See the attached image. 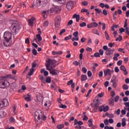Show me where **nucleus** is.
<instances>
[{"label": "nucleus", "mask_w": 129, "mask_h": 129, "mask_svg": "<svg viewBox=\"0 0 129 129\" xmlns=\"http://www.w3.org/2000/svg\"><path fill=\"white\" fill-rule=\"evenodd\" d=\"M121 64H122V60H121L118 61L117 62V64L118 65V66H120Z\"/></svg>", "instance_id": "51"}, {"label": "nucleus", "mask_w": 129, "mask_h": 129, "mask_svg": "<svg viewBox=\"0 0 129 129\" xmlns=\"http://www.w3.org/2000/svg\"><path fill=\"white\" fill-rule=\"evenodd\" d=\"M73 83V80H71L68 82V85H71Z\"/></svg>", "instance_id": "64"}, {"label": "nucleus", "mask_w": 129, "mask_h": 129, "mask_svg": "<svg viewBox=\"0 0 129 129\" xmlns=\"http://www.w3.org/2000/svg\"><path fill=\"white\" fill-rule=\"evenodd\" d=\"M103 111L104 112H106V111H108V106H106L105 107H103Z\"/></svg>", "instance_id": "33"}, {"label": "nucleus", "mask_w": 129, "mask_h": 129, "mask_svg": "<svg viewBox=\"0 0 129 129\" xmlns=\"http://www.w3.org/2000/svg\"><path fill=\"white\" fill-rule=\"evenodd\" d=\"M0 80H1L0 84L2 85V88H6V87L10 86V82L7 81V77L6 76L0 78Z\"/></svg>", "instance_id": "5"}, {"label": "nucleus", "mask_w": 129, "mask_h": 129, "mask_svg": "<svg viewBox=\"0 0 129 129\" xmlns=\"http://www.w3.org/2000/svg\"><path fill=\"white\" fill-rule=\"evenodd\" d=\"M10 29L11 30L13 35H17V34H18L19 32H20V30H21V26L18 22H16L12 24Z\"/></svg>", "instance_id": "3"}, {"label": "nucleus", "mask_w": 129, "mask_h": 129, "mask_svg": "<svg viewBox=\"0 0 129 129\" xmlns=\"http://www.w3.org/2000/svg\"><path fill=\"white\" fill-rule=\"evenodd\" d=\"M65 32H66V30H65V29H62L59 33L60 36H61L62 34H63V33H65Z\"/></svg>", "instance_id": "49"}, {"label": "nucleus", "mask_w": 129, "mask_h": 129, "mask_svg": "<svg viewBox=\"0 0 129 129\" xmlns=\"http://www.w3.org/2000/svg\"><path fill=\"white\" fill-rule=\"evenodd\" d=\"M81 43H84V42H86V38L85 37H83L81 39Z\"/></svg>", "instance_id": "50"}, {"label": "nucleus", "mask_w": 129, "mask_h": 129, "mask_svg": "<svg viewBox=\"0 0 129 129\" xmlns=\"http://www.w3.org/2000/svg\"><path fill=\"white\" fill-rule=\"evenodd\" d=\"M103 50H104L105 51H107L108 50V47H107V46L106 45H104L103 46Z\"/></svg>", "instance_id": "57"}, {"label": "nucleus", "mask_w": 129, "mask_h": 129, "mask_svg": "<svg viewBox=\"0 0 129 129\" xmlns=\"http://www.w3.org/2000/svg\"><path fill=\"white\" fill-rule=\"evenodd\" d=\"M4 108H5L7 106H9V101L7 99H4L2 101H1Z\"/></svg>", "instance_id": "14"}, {"label": "nucleus", "mask_w": 129, "mask_h": 129, "mask_svg": "<svg viewBox=\"0 0 129 129\" xmlns=\"http://www.w3.org/2000/svg\"><path fill=\"white\" fill-rule=\"evenodd\" d=\"M25 100L26 101H31V95L27 94V97L25 98Z\"/></svg>", "instance_id": "28"}, {"label": "nucleus", "mask_w": 129, "mask_h": 129, "mask_svg": "<svg viewBox=\"0 0 129 129\" xmlns=\"http://www.w3.org/2000/svg\"><path fill=\"white\" fill-rule=\"evenodd\" d=\"M52 55H62L63 54V51H54L52 52Z\"/></svg>", "instance_id": "18"}, {"label": "nucleus", "mask_w": 129, "mask_h": 129, "mask_svg": "<svg viewBox=\"0 0 129 129\" xmlns=\"http://www.w3.org/2000/svg\"><path fill=\"white\" fill-rule=\"evenodd\" d=\"M71 38H72V35L71 34L68 36H67L64 38V40L65 41H68L69 40H70V39H71Z\"/></svg>", "instance_id": "29"}, {"label": "nucleus", "mask_w": 129, "mask_h": 129, "mask_svg": "<svg viewBox=\"0 0 129 129\" xmlns=\"http://www.w3.org/2000/svg\"><path fill=\"white\" fill-rule=\"evenodd\" d=\"M105 38L106 40H108V41H109L110 38H109V35H108V33H107V31H105Z\"/></svg>", "instance_id": "27"}, {"label": "nucleus", "mask_w": 129, "mask_h": 129, "mask_svg": "<svg viewBox=\"0 0 129 129\" xmlns=\"http://www.w3.org/2000/svg\"><path fill=\"white\" fill-rule=\"evenodd\" d=\"M94 56L96 57H100V54L98 52H96L94 53Z\"/></svg>", "instance_id": "48"}, {"label": "nucleus", "mask_w": 129, "mask_h": 129, "mask_svg": "<svg viewBox=\"0 0 129 129\" xmlns=\"http://www.w3.org/2000/svg\"><path fill=\"white\" fill-rule=\"evenodd\" d=\"M103 14L104 15V16H107V11L106 10H103Z\"/></svg>", "instance_id": "62"}, {"label": "nucleus", "mask_w": 129, "mask_h": 129, "mask_svg": "<svg viewBox=\"0 0 129 129\" xmlns=\"http://www.w3.org/2000/svg\"><path fill=\"white\" fill-rule=\"evenodd\" d=\"M91 25L92 26V28H96V27H98V24L96 22H92L91 23Z\"/></svg>", "instance_id": "25"}, {"label": "nucleus", "mask_w": 129, "mask_h": 129, "mask_svg": "<svg viewBox=\"0 0 129 129\" xmlns=\"http://www.w3.org/2000/svg\"><path fill=\"white\" fill-rule=\"evenodd\" d=\"M5 107L3 104L2 101H0V109H5Z\"/></svg>", "instance_id": "36"}, {"label": "nucleus", "mask_w": 129, "mask_h": 129, "mask_svg": "<svg viewBox=\"0 0 129 129\" xmlns=\"http://www.w3.org/2000/svg\"><path fill=\"white\" fill-rule=\"evenodd\" d=\"M78 31H76L73 33V36H74V37H78Z\"/></svg>", "instance_id": "55"}, {"label": "nucleus", "mask_w": 129, "mask_h": 129, "mask_svg": "<svg viewBox=\"0 0 129 129\" xmlns=\"http://www.w3.org/2000/svg\"><path fill=\"white\" fill-rule=\"evenodd\" d=\"M36 38H37V40H38V42H41V41H42V37L41 36V34H37Z\"/></svg>", "instance_id": "19"}, {"label": "nucleus", "mask_w": 129, "mask_h": 129, "mask_svg": "<svg viewBox=\"0 0 129 129\" xmlns=\"http://www.w3.org/2000/svg\"><path fill=\"white\" fill-rule=\"evenodd\" d=\"M80 26L82 28H83V27H86V23L83 22L80 24Z\"/></svg>", "instance_id": "39"}, {"label": "nucleus", "mask_w": 129, "mask_h": 129, "mask_svg": "<svg viewBox=\"0 0 129 129\" xmlns=\"http://www.w3.org/2000/svg\"><path fill=\"white\" fill-rule=\"evenodd\" d=\"M35 116H37V119L35 120L36 124H40L41 122H42V120H46L47 117L45 115H42V112L40 111L39 113V111H36L35 112Z\"/></svg>", "instance_id": "4"}, {"label": "nucleus", "mask_w": 129, "mask_h": 129, "mask_svg": "<svg viewBox=\"0 0 129 129\" xmlns=\"http://www.w3.org/2000/svg\"><path fill=\"white\" fill-rule=\"evenodd\" d=\"M108 119H106L104 121V123L105 124V125H108Z\"/></svg>", "instance_id": "58"}, {"label": "nucleus", "mask_w": 129, "mask_h": 129, "mask_svg": "<svg viewBox=\"0 0 129 129\" xmlns=\"http://www.w3.org/2000/svg\"><path fill=\"white\" fill-rule=\"evenodd\" d=\"M55 26L56 28L60 27V23L61 22V16L58 15L55 17L54 20Z\"/></svg>", "instance_id": "7"}, {"label": "nucleus", "mask_w": 129, "mask_h": 129, "mask_svg": "<svg viewBox=\"0 0 129 129\" xmlns=\"http://www.w3.org/2000/svg\"><path fill=\"white\" fill-rule=\"evenodd\" d=\"M99 53L100 54V55H103V53H104V52L103 51V50L102 49H100L99 50Z\"/></svg>", "instance_id": "63"}, {"label": "nucleus", "mask_w": 129, "mask_h": 129, "mask_svg": "<svg viewBox=\"0 0 129 129\" xmlns=\"http://www.w3.org/2000/svg\"><path fill=\"white\" fill-rule=\"evenodd\" d=\"M99 111H100L101 112L102 111H103V106H100L99 107Z\"/></svg>", "instance_id": "60"}, {"label": "nucleus", "mask_w": 129, "mask_h": 129, "mask_svg": "<svg viewBox=\"0 0 129 129\" xmlns=\"http://www.w3.org/2000/svg\"><path fill=\"white\" fill-rule=\"evenodd\" d=\"M35 19L34 17H32L28 20V25L30 27H33V25H34V21H35Z\"/></svg>", "instance_id": "13"}, {"label": "nucleus", "mask_w": 129, "mask_h": 129, "mask_svg": "<svg viewBox=\"0 0 129 129\" xmlns=\"http://www.w3.org/2000/svg\"><path fill=\"white\" fill-rule=\"evenodd\" d=\"M25 43L26 44H30V38H27L25 39Z\"/></svg>", "instance_id": "54"}, {"label": "nucleus", "mask_w": 129, "mask_h": 129, "mask_svg": "<svg viewBox=\"0 0 129 129\" xmlns=\"http://www.w3.org/2000/svg\"><path fill=\"white\" fill-rule=\"evenodd\" d=\"M114 71L116 73H118L119 72V69H118V67H116L114 68Z\"/></svg>", "instance_id": "46"}, {"label": "nucleus", "mask_w": 129, "mask_h": 129, "mask_svg": "<svg viewBox=\"0 0 129 129\" xmlns=\"http://www.w3.org/2000/svg\"><path fill=\"white\" fill-rule=\"evenodd\" d=\"M10 122H15V121H16V119H15V118L11 117L10 118Z\"/></svg>", "instance_id": "41"}, {"label": "nucleus", "mask_w": 129, "mask_h": 129, "mask_svg": "<svg viewBox=\"0 0 129 129\" xmlns=\"http://www.w3.org/2000/svg\"><path fill=\"white\" fill-rule=\"evenodd\" d=\"M123 89H124V90H127V89H128V86L125 84L123 85Z\"/></svg>", "instance_id": "42"}, {"label": "nucleus", "mask_w": 129, "mask_h": 129, "mask_svg": "<svg viewBox=\"0 0 129 129\" xmlns=\"http://www.w3.org/2000/svg\"><path fill=\"white\" fill-rule=\"evenodd\" d=\"M109 104L111 106H112L113 105V104H114V100H113V99L109 100Z\"/></svg>", "instance_id": "34"}, {"label": "nucleus", "mask_w": 129, "mask_h": 129, "mask_svg": "<svg viewBox=\"0 0 129 129\" xmlns=\"http://www.w3.org/2000/svg\"><path fill=\"white\" fill-rule=\"evenodd\" d=\"M82 70L84 73H86V72H87V69L86 68H83Z\"/></svg>", "instance_id": "61"}, {"label": "nucleus", "mask_w": 129, "mask_h": 129, "mask_svg": "<svg viewBox=\"0 0 129 129\" xmlns=\"http://www.w3.org/2000/svg\"><path fill=\"white\" fill-rule=\"evenodd\" d=\"M114 45H115V43H108V46L109 47H110V48H112V47L114 46Z\"/></svg>", "instance_id": "43"}, {"label": "nucleus", "mask_w": 129, "mask_h": 129, "mask_svg": "<svg viewBox=\"0 0 129 129\" xmlns=\"http://www.w3.org/2000/svg\"><path fill=\"white\" fill-rule=\"evenodd\" d=\"M7 112L5 111H0V118H4V117H6L7 116Z\"/></svg>", "instance_id": "16"}, {"label": "nucleus", "mask_w": 129, "mask_h": 129, "mask_svg": "<svg viewBox=\"0 0 129 129\" xmlns=\"http://www.w3.org/2000/svg\"><path fill=\"white\" fill-rule=\"evenodd\" d=\"M75 41H79V37L75 36V37L72 39V42H75Z\"/></svg>", "instance_id": "37"}, {"label": "nucleus", "mask_w": 129, "mask_h": 129, "mask_svg": "<svg viewBox=\"0 0 129 129\" xmlns=\"http://www.w3.org/2000/svg\"><path fill=\"white\" fill-rule=\"evenodd\" d=\"M59 106L60 108H63L64 109L67 108V106H66V105H63L62 104L59 105Z\"/></svg>", "instance_id": "30"}, {"label": "nucleus", "mask_w": 129, "mask_h": 129, "mask_svg": "<svg viewBox=\"0 0 129 129\" xmlns=\"http://www.w3.org/2000/svg\"><path fill=\"white\" fill-rule=\"evenodd\" d=\"M32 68H35V67H36L37 66V62H36V61H34L33 62H32Z\"/></svg>", "instance_id": "44"}, {"label": "nucleus", "mask_w": 129, "mask_h": 129, "mask_svg": "<svg viewBox=\"0 0 129 129\" xmlns=\"http://www.w3.org/2000/svg\"><path fill=\"white\" fill-rule=\"evenodd\" d=\"M125 121H126V120H125V118H123L122 119V126H125L126 125V123H125Z\"/></svg>", "instance_id": "26"}, {"label": "nucleus", "mask_w": 129, "mask_h": 129, "mask_svg": "<svg viewBox=\"0 0 129 129\" xmlns=\"http://www.w3.org/2000/svg\"><path fill=\"white\" fill-rule=\"evenodd\" d=\"M48 3L47 0H37L36 1V6L37 7H40L42 4L43 7H46V5Z\"/></svg>", "instance_id": "6"}, {"label": "nucleus", "mask_w": 129, "mask_h": 129, "mask_svg": "<svg viewBox=\"0 0 129 129\" xmlns=\"http://www.w3.org/2000/svg\"><path fill=\"white\" fill-rule=\"evenodd\" d=\"M81 13H87L88 12V10L85 9H82L81 10Z\"/></svg>", "instance_id": "53"}, {"label": "nucleus", "mask_w": 129, "mask_h": 129, "mask_svg": "<svg viewBox=\"0 0 129 129\" xmlns=\"http://www.w3.org/2000/svg\"><path fill=\"white\" fill-rule=\"evenodd\" d=\"M119 99V96H116L115 98V102H117Z\"/></svg>", "instance_id": "59"}, {"label": "nucleus", "mask_w": 129, "mask_h": 129, "mask_svg": "<svg viewBox=\"0 0 129 129\" xmlns=\"http://www.w3.org/2000/svg\"><path fill=\"white\" fill-rule=\"evenodd\" d=\"M87 79V76L85 75H82L81 76V81H85Z\"/></svg>", "instance_id": "22"}, {"label": "nucleus", "mask_w": 129, "mask_h": 129, "mask_svg": "<svg viewBox=\"0 0 129 129\" xmlns=\"http://www.w3.org/2000/svg\"><path fill=\"white\" fill-rule=\"evenodd\" d=\"M75 125H77V124H78V125H82L83 124V122L82 121H78L77 119L75 120V122H74Z\"/></svg>", "instance_id": "17"}, {"label": "nucleus", "mask_w": 129, "mask_h": 129, "mask_svg": "<svg viewBox=\"0 0 129 129\" xmlns=\"http://www.w3.org/2000/svg\"><path fill=\"white\" fill-rule=\"evenodd\" d=\"M41 79L42 80V83H51V78L49 77H47L46 79H45L44 77H41Z\"/></svg>", "instance_id": "10"}, {"label": "nucleus", "mask_w": 129, "mask_h": 129, "mask_svg": "<svg viewBox=\"0 0 129 129\" xmlns=\"http://www.w3.org/2000/svg\"><path fill=\"white\" fill-rule=\"evenodd\" d=\"M84 117L83 118V120H87L88 119V117H87V116L85 114V113H83Z\"/></svg>", "instance_id": "47"}, {"label": "nucleus", "mask_w": 129, "mask_h": 129, "mask_svg": "<svg viewBox=\"0 0 129 129\" xmlns=\"http://www.w3.org/2000/svg\"><path fill=\"white\" fill-rule=\"evenodd\" d=\"M53 9H54L55 13H58L59 12V8L57 7H53Z\"/></svg>", "instance_id": "40"}, {"label": "nucleus", "mask_w": 129, "mask_h": 129, "mask_svg": "<svg viewBox=\"0 0 129 129\" xmlns=\"http://www.w3.org/2000/svg\"><path fill=\"white\" fill-rule=\"evenodd\" d=\"M88 76L89 77H91V76H92V73H91V71H89L88 72Z\"/></svg>", "instance_id": "56"}, {"label": "nucleus", "mask_w": 129, "mask_h": 129, "mask_svg": "<svg viewBox=\"0 0 129 129\" xmlns=\"http://www.w3.org/2000/svg\"><path fill=\"white\" fill-rule=\"evenodd\" d=\"M118 81V79L116 76H114L112 78L111 80V82L113 83L112 85L114 88H115V87H116Z\"/></svg>", "instance_id": "8"}, {"label": "nucleus", "mask_w": 129, "mask_h": 129, "mask_svg": "<svg viewBox=\"0 0 129 129\" xmlns=\"http://www.w3.org/2000/svg\"><path fill=\"white\" fill-rule=\"evenodd\" d=\"M104 74L105 77L108 76V75H111V71L109 69H107L104 70Z\"/></svg>", "instance_id": "12"}, {"label": "nucleus", "mask_w": 129, "mask_h": 129, "mask_svg": "<svg viewBox=\"0 0 129 129\" xmlns=\"http://www.w3.org/2000/svg\"><path fill=\"white\" fill-rule=\"evenodd\" d=\"M120 70H121V71H124L126 70V69L125 68V67H124V66H121V67H120Z\"/></svg>", "instance_id": "38"}, {"label": "nucleus", "mask_w": 129, "mask_h": 129, "mask_svg": "<svg viewBox=\"0 0 129 129\" xmlns=\"http://www.w3.org/2000/svg\"><path fill=\"white\" fill-rule=\"evenodd\" d=\"M4 41H3L5 47H10L11 46V43L10 40L12 39V33L6 31L5 32L4 35Z\"/></svg>", "instance_id": "2"}, {"label": "nucleus", "mask_w": 129, "mask_h": 129, "mask_svg": "<svg viewBox=\"0 0 129 129\" xmlns=\"http://www.w3.org/2000/svg\"><path fill=\"white\" fill-rule=\"evenodd\" d=\"M92 33L93 34H95V35H97L98 36H99V32H98V30L96 29H94L92 30Z\"/></svg>", "instance_id": "21"}, {"label": "nucleus", "mask_w": 129, "mask_h": 129, "mask_svg": "<svg viewBox=\"0 0 129 129\" xmlns=\"http://www.w3.org/2000/svg\"><path fill=\"white\" fill-rule=\"evenodd\" d=\"M6 78H10V79H14L15 78L12 75H8L6 76Z\"/></svg>", "instance_id": "35"}, {"label": "nucleus", "mask_w": 129, "mask_h": 129, "mask_svg": "<svg viewBox=\"0 0 129 129\" xmlns=\"http://www.w3.org/2000/svg\"><path fill=\"white\" fill-rule=\"evenodd\" d=\"M64 126H65V125H64V124H59L57 125L56 127L58 129H62L64 128Z\"/></svg>", "instance_id": "20"}, {"label": "nucleus", "mask_w": 129, "mask_h": 129, "mask_svg": "<svg viewBox=\"0 0 129 129\" xmlns=\"http://www.w3.org/2000/svg\"><path fill=\"white\" fill-rule=\"evenodd\" d=\"M33 73H34V69L33 68H32L30 70V72L28 73V75H29V76H32V75H33Z\"/></svg>", "instance_id": "24"}, {"label": "nucleus", "mask_w": 129, "mask_h": 129, "mask_svg": "<svg viewBox=\"0 0 129 129\" xmlns=\"http://www.w3.org/2000/svg\"><path fill=\"white\" fill-rule=\"evenodd\" d=\"M105 53L107 56H109V58H111V56L113 55V51L110 48H109L106 51Z\"/></svg>", "instance_id": "11"}, {"label": "nucleus", "mask_w": 129, "mask_h": 129, "mask_svg": "<svg viewBox=\"0 0 129 129\" xmlns=\"http://www.w3.org/2000/svg\"><path fill=\"white\" fill-rule=\"evenodd\" d=\"M89 126L90 127H93V123H92V119H90L88 120Z\"/></svg>", "instance_id": "23"}, {"label": "nucleus", "mask_w": 129, "mask_h": 129, "mask_svg": "<svg viewBox=\"0 0 129 129\" xmlns=\"http://www.w3.org/2000/svg\"><path fill=\"white\" fill-rule=\"evenodd\" d=\"M54 3H57V4H59L60 5H64L65 3H66V0H53Z\"/></svg>", "instance_id": "15"}, {"label": "nucleus", "mask_w": 129, "mask_h": 129, "mask_svg": "<svg viewBox=\"0 0 129 129\" xmlns=\"http://www.w3.org/2000/svg\"><path fill=\"white\" fill-rule=\"evenodd\" d=\"M123 101L124 102H126V101H128V98L127 97H124L123 98Z\"/></svg>", "instance_id": "52"}, {"label": "nucleus", "mask_w": 129, "mask_h": 129, "mask_svg": "<svg viewBox=\"0 0 129 129\" xmlns=\"http://www.w3.org/2000/svg\"><path fill=\"white\" fill-rule=\"evenodd\" d=\"M32 53L33 54V55H34V56H37L38 52H37V50H36V49L34 48L32 50Z\"/></svg>", "instance_id": "31"}, {"label": "nucleus", "mask_w": 129, "mask_h": 129, "mask_svg": "<svg viewBox=\"0 0 129 129\" xmlns=\"http://www.w3.org/2000/svg\"><path fill=\"white\" fill-rule=\"evenodd\" d=\"M46 62L47 63H46L45 66L47 70H49L50 74H52V75H57V71L55 69H53V68H50V66H51V65H54L56 61L48 59Z\"/></svg>", "instance_id": "1"}, {"label": "nucleus", "mask_w": 129, "mask_h": 129, "mask_svg": "<svg viewBox=\"0 0 129 129\" xmlns=\"http://www.w3.org/2000/svg\"><path fill=\"white\" fill-rule=\"evenodd\" d=\"M44 27H48L49 26V22L48 21H45L43 23Z\"/></svg>", "instance_id": "45"}, {"label": "nucleus", "mask_w": 129, "mask_h": 129, "mask_svg": "<svg viewBox=\"0 0 129 129\" xmlns=\"http://www.w3.org/2000/svg\"><path fill=\"white\" fill-rule=\"evenodd\" d=\"M74 6V2L69 1L67 4L66 8L68 10L70 11V10H72V9H73Z\"/></svg>", "instance_id": "9"}, {"label": "nucleus", "mask_w": 129, "mask_h": 129, "mask_svg": "<svg viewBox=\"0 0 129 129\" xmlns=\"http://www.w3.org/2000/svg\"><path fill=\"white\" fill-rule=\"evenodd\" d=\"M82 6H84V7H86V6H88V2L87 1H84L82 2Z\"/></svg>", "instance_id": "32"}]
</instances>
